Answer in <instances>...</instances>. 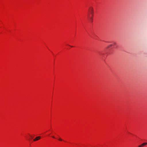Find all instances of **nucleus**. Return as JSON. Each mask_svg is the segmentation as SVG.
Listing matches in <instances>:
<instances>
[{"label":"nucleus","mask_w":147,"mask_h":147,"mask_svg":"<svg viewBox=\"0 0 147 147\" xmlns=\"http://www.w3.org/2000/svg\"><path fill=\"white\" fill-rule=\"evenodd\" d=\"M89 13L92 16L93 15L94 10L92 7H90L89 8L88 10Z\"/></svg>","instance_id":"f257e3e1"},{"label":"nucleus","mask_w":147,"mask_h":147,"mask_svg":"<svg viewBox=\"0 0 147 147\" xmlns=\"http://www.w3.org/2000/svg\"><path fill=\"white\" fill-rule=\"evenodd\" d=\"M91 15H92V16L91 17H90V15L89 14H88V18L91 21V22H93V16L92 14H91Z\"/></svg>","instance_id":"f03ea898"},{"label":"nucleus","mask_w":147,"mask_h":147,"mask_svg":"<svg viewBox=\"0 0 147 147\" xmlns=\"http://www.w3.org/2000/svg\"><path fill=\"white\" fill-rule=\"evenodd\" d=\"M41 138V137L40 136H38L36 137V138H35L34 139L33 141H35L37 140H38L39 139H40Z\"/></svg>","instance_id":"7ed1b4c3"},{"label":"nucleus","mask_w":147,"mask_h":147,"mask_svg":"<svg viewBox=\"0 0 147 147\" xmlns=\"http://www.w3.org/2000/svg\"><path fill=\"white\" fill-rule=\"evenodd\" d=\"M147 144V143L145 142V143H143L141 145L143 147Z\"/></svg>","instance_id":"20e7f679"},{"label":"nucleus","mask_w":147,"mask_h":147,"mask_svg":"<svg viewBox=\"0 0 147 147\" xmlns=\"http://www.w3.org/2000/svg\"><path fill=\"white\" fill-rule=\"evenodd\" d=\"M59 140L60 141H62V139L61 138H59Z\"/></svg>","instance_id":"39448f33"},{"label":"nucleus","mask_w":147,"mask_h":147,"mask_svg":"<svg viewBox=\"0 0 147 147\" xmlns=\"http://www.w3.org/2000/svg\"><path fill=\"white\" fill-rule=\"evenodd\" d=\"M138 147H142V146L141 145L139 146Z\"/></svg>","instance_id":"423d86ee"},{"label":"nucleus","mask_w":147,"mask_h":147,"mask_svg":"<svg viewBox=\"0 0 147 147\" xmlns=\"http://www.w3.org/2000/svg\"><path fill=\"white\" fill-rule=\"evenodd\" d=\"M112 45H110L109 46V47L111 46Z\"/></svg>","instance_id":"0eeeda50"},{"label":"nucleus","mask_w":147,"mask_h":147,"mask_svg":"<svg viewBox=\"0 0 147 147\" xmlns=\"http://www.w3.org/2000/svg\"><path fill=\"white\" fill-rule=\"evenodd\" d=\"M52 137H53V138H55V137H54V136H52Z\"/></svg>","instance_id":"6e6552de"},{"label":"nucleus","mask_w":147,"mask_h":147,"mask_svg":"<svg viewBox=\"0 0 147 147\" xmlns=\"http://www.w3.org/2000/svg\"><path fill=\"white\" fill-rule=\"evenodd\" d=\"M114 45H115V44H116L115 43H114Z\"/></svg>","instance_id":"1a4fd4ad"},{"label":"nucleus","mask_w":147,"mask_h":147,"mask_svg":"<svg viewBox=\"0 0 147 147\" xmlns=\"http://www.w3.org/2000/svg\"><path fill=\"white\" fill-rule=\"evenodd\" d=\"M31 137L32 138H33V137L32 136H31Z\"/></svg>","instance_id":"9d476101"},{"label":"nucleus","mask_w":147,"mask_h":147,"mask_svg":"<svg viewBox=\"0 0 147 147\" xmlns=\"http://www.w3.org/2000/svg\"><path fill=\"white\" fill-rule=\"evenodd\" d=\"M71 46V47H73V46Z\"/></svg>","instance_id":"9b49d317"}]
</instances>
